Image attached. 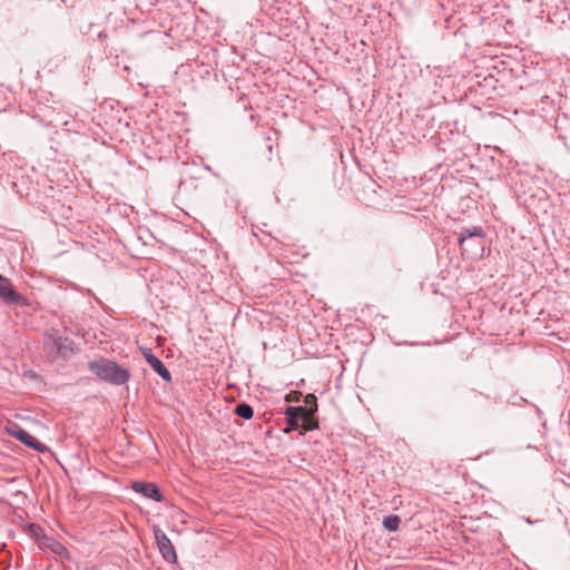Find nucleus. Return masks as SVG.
<instances>
[{"label":"nucleus","mask_w":570,"mask_h":570,"mask_svg":"<svg viewBox=\"0 0 570 570\" xmlns=\"http://www.w3.org/2000/svg\"><path fill=\"white\" fill-rule=\"evenodd\" d=\"M88 370L101 381L112 385H124L131 376L127 368L107 358L90 361L88 363Z\"/></svg>","instance_id":"obj_1"},{"label":"nucleus","mask_w":570,"mask_h":570,"mask_svg":"<svg viewBox=\"0 0 570 570\" xmlns=\"http://www.w3.org/2000/svg\"><path fill=\"white\" fill-rule=\"evenodd\" d=\"M73 343L60 335L56 328H50L43 336V348L52 358L68 360L73 354Z\"/></svg>","instance_id":"obj_2"},{"label":"nucleus","mask_w":570,"mask_h":570,"mask_svg":"<svg viewBox=\"0 0 570 570\" xmlns=\"http://www.w3.org/2000/svg\"><path fill=\"white\" fill-rule=\"evenodd\" d=\"M284 413L288 424L287 431L298 429L301 420L304 423L303 425L305 430L313 429L309 422L316 413V409H306L305 406H287Z\"/></svg>","instance_id":"obj_3"},{"label":"nucleus","mask_w":570,"mask_h":570,"mask_svg":"<svg viewBox=\"0 0 570 570\" xmlns=\"http://www.w3.org/2000/svg\"><path fill=\"white\" fill-rule=\"evenodd\" d=\"M0 299L6 305L30 306V299L18 293L11 282L0 274Z\"/></svg>","instance_id":"obj_4"},{"label":"nucleus","mask_w":570,"mask_h":570,"mask_svg":"<svg viewBox=\"0 0 570 570\" xmlns=\"http://www.w3.org/2000/svg\"><path fill=\"white\" fill-rule=\"evenodd\" d=\"M7 432L32 450H36L40 453H45L48 450L46 444L39 442L35 436H32L28 431L18 424H10L7 426Z\"/></svg>","instance_id":"obj_5"},{"label":"nucleus","mask_w":570,"mask_h":570,"mask_svg":"<svg viewBox=\"0 0 570 570\" xmlns=\"http://www.w3.org/2000/svg\"><path fill=\"white\" fill-rule=\"evenodd\" d=\"M155 538L157 541L159 552L161 553L163 558L167 562H170V563L176 562L177 554H176L175 548H174L171 541L169 540V538L166 535V533L163 532L161 530H156Z\"/></svg>","instance_id":"obj_6"},{"label":"nucleus","mask_w":570,"mask_h":570,"mask_svg":"<svg viewBox=\"0 0 570 570\" xmlns=\"http://www.w3.org/2000/svg\"><path fill=\"white\" fill-rule=\"evenodd\" d=\"M131 489L136 493H140L144 497H146L148 499H151V500H154L156 502H161L164 500L161 494H160V492H159V489L154 483L137 481V482L132 483Z\"/></svg>","instance_id":"obj_7"},{"label":"nucleus","mask_w":570,"mask_h":570,"mask_svg":"<svg viewBox=\"0 0 570 570\" xmlns=\"http://www.w3.org/2000/svg\"><path fill=\"white\" fill-rule=\"evenodd\" d=\"M144 356L146 362L150 365V367L166 382L171 381V374L165 364L150 351L147 350L144 352Z\"/></svg>","instance_id":"obj_8"},{"label":"nucleus","mask_w":570,"mask_h":570,"mask_svg":"<svg viewBox=\"0 0 570 570\" xmlns=\"http://www.w3.org/2000/svg\"><path fill=\"white\" fill-rule=\"evenodd\" d=\"M484 237H485V233L481 227L471 226V227L461 228V230L459 233L458 240H459L461 250L465 252V250H468V248L465 247V243L468 242V239H470V238L483 239Z\"/></svg>","instance_id":"obj_9"},{"label":"nucleus","mask_w":570,"mask_h":570,"mask_svg":"<svg viewBox=\"0 0 570 570\" xmlns=\"http://www.w3.org/2000/svg\"><path fill=\"white\" fill-rule=\"evenodd\" d=\"M235 414L242 419L250 420L254 415L253 407L247 403H239L235 407Z\"/></svg>","instance_id":"obj_10"},{"label":"nucleus","mask_w":570,"mask_h":570,"mask_svg":"<svg viewBox=\"0 0 570 570\" xmlns=\"http://www.w3.org/2000/svg\"><path fill=\"white\" fill-rule=\"evenodd\" d=\"M401 519L396 514H391L383 520V525L389 531H396L400 525Z\"/></svg>","instance_id":"obj_11"},{"label":"nucleus","mask_w":570,"mask_h":570,"mask_svg":"<svg viewBox=\"0 0 570 570\" xmlns=\"http://www.w3.org/2000/svg\"><path fill=\"white\" fill-rule=\"evenodd\" d=\"M305 404L309 406L308 409L317 410L316 396L314 394H307L305 396Z\"/></svg>","instance_id":"obj_12"},{"label":"nucleus","mask_w":570,"mask_h":570,"mask_svg":"<svg viewBox=\"0 0 570 570\" xmlns=\"http://www.w3.org/2000/svg\"><path fill=\"white\" fill-rule=\"evenodd\" d=\"M65 550V547L60 543H55V547L52 548V551L56 553H61Z\"/></svg>","instance_id":"obj_13"}]
</instances>
